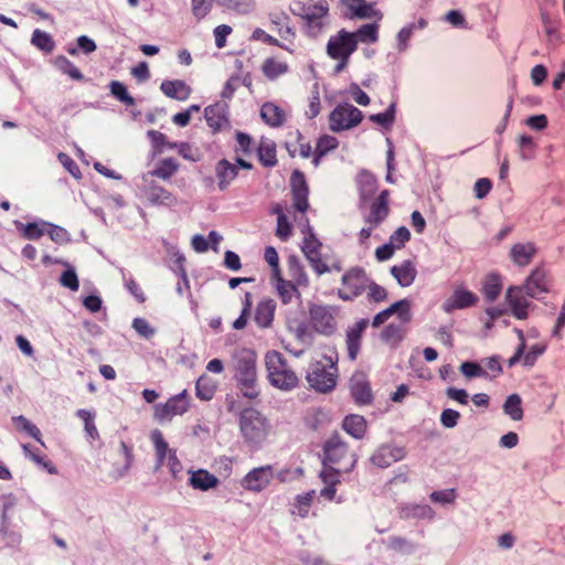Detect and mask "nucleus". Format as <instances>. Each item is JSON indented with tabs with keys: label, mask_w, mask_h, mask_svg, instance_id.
<instances>
[{
	"label": "nucleus",
	"mask_w": 565,
	"mask_h": 565,
	"mask_svg": "<svg viewBox=\"0 0 565 565\" xmlns=\"http://www.w3.org/2000/svg\"><path fill=\"white\" fill-rule=\"evenodd\" d=\"M275 312V300L270 298L262 299L256 306L254 320L260 329H268L273 326Z\"/></svg>",
	"instance_id": "nucleus-32"
},
{
	"label": "nucleus",
	"mask_w": 565,
	"mask_h": 565,
	"mask_svg": "<svg viewBox=\"0 0 565 565\" xmlns=\"http://www.w3.org/2000/svg\"><path fill=\"white\" fill-rule=\"evenodd\" d=\"M526 296V291L520 286H511L507 290V303L516 319L524 320L529 317L530 301Z\"/></svg>",
	"instance_id": "nucleus-22"
},
{
	"label": "nucleus",
	"mask_w": 565,
	"mask_h": 565,
	"mask_svg": "<svg viewBox=\"0 0 565 565\" xmlns=\"http://www.w3.org/2000/svg\"><path fill=\"white\" fill-rule=\"evenodd\" d=\"M31 43L44 53H51L55 47L53 38L39 29L33 31Z\"/></svg>",
	"instance_id": "nucleus-48"
},
{
	"label": "nucleus",
	"mask_w": 565,
	"mask_h": 565,
	"mask_svg": "<svg viewBox=\"0 0 565 565\" xmlns=\"http://www.w3.org/2000/svg\"><path fill=\"white\" fill-rule=\"evenodd\" d=\"M289 70H290V67H289L288 62L277 55H271V56L266 57L263 61L262 66H260V71H262L263 75L268 81L278 79L279 77L289 73Z\"/></svg>",
	"instance_id": "nucleus-30"
},
{
	"label": "nucleus",
	"mask_w": 565,
	"mask_h": 565,
	"mask_svg": "<svg viewBox=\"0 0 565 565\" xmlns=\"http://www.w3.org/2000/svg\"><path fill=\"white\" fill-rule=\"evenodd\" d=\"M337 353L331 351L320 360L313 361L306 375L309 386L319 393H329L337 386L338 367Z\"/></svg>",
	"instance_id": "nucleus-7"
},
{
	"label": "nucleus",
	"mask_w": 565,
	"mask_h": 565,
	"mask_svg": "<svg viewBox=\"0 0 565 565\" xmlns=\"http://www.w3.org/2000/svg\"><path fill=\"white\" fill-rule=\"evenodd\" d=\"M290 188L291 195L294 198V209L300 214L299 225L301 226V233L303 234L301 252L306 258L321 254L322 244L315 235L313 230L310 226L309 218L307 217V212L310 207L308 200L309 188L306 177L301 171H292L290 175Z\"/></svg>",
	"instance_id": "nucleus-3"
},
{
	"label": "nucleus",
	"mask_w": 565,
	"mask_h": 565,
	"mask_svg": "<svg viewBox=\"0 0 565 565\" xmlns=\"http://www.w3.org/2000/svg\"><path fill=\"white\" fill-rule=\"evenodd\" d=\"M189 473V486L194 490L206 492L216 489L220 484L217 477L206 469H196Z\"/></svg>",
	"instance_id": "nucleus-29"
},
{
	"label": "nucleus",
	"mask_w": 565,
	"mask_h": 565,
	"mask_svg": "<svg viewBox=\"0 0 565 565\" xmlns=\"http://www.w3.org/2000/svg\"><path fill=\"white\" fill-rule=\"evenodd\" d=\"M393 310V315H397L401 322L406 324L412 320L411 301L408 299H401L390 306Z\"/></svg>",
	"instance_id": "nucleus-56"
},
{
	"label": "nucleus",
	"mask_w": 565,
	"mask_h": 565,
	"mask_svg": "<svg viewBox=\"0 0 565 565\" xmlns=\"http://www.w3.org/2000/svg\"><path fill=\"white\" fill-rule=\"evenodd\" d=\"M142 193L152 205L172 207L178 203L177 196L171 191L153 180L143 186Z\"/></svg>",
	"instance_id": "nucleus-20"
},
{
	"label": "nucleus",
	"mask_w": 565,
	"mask_h": 565,
	"mask_svg": "<svg viewBox=\"0 0 565 565\" xmlns=\"http://www.w3.org/2000/svg\"><path fill=\"white\" fill-rule=\"evenodd\" d=\"M234 138L236 141L234 152L237 154V157H239V154L248 156L252 153L254 140L248 134L237 130L234 134Z\"/></svg>",
	"instance_id": "nucleus-49"
},
{
	"label": "nucleus",
	"mask_w": 565,
	"mask_h": 565,
	"mask_svg": "<svg viewBox=\"0 0 565 565\" xmlns=\"http://www.w3.org/2000/svg\"><path fill=\"white\" fill-rule=\"evenodd\" d=\"M13 423L15 424L18 429L24 430L31 437H33L38 441H41L40 429L34 424H32L28 418H25L22 415L15 416L13 417Z\"/></svg>",
	"instance_id": "nucleus-60"
},
{
	"label": "nucleus",
	"mask_w": 565,
	"mask_h": 565,
	"mask_svg": "<svg viewBox=\"0 0 565 565\" xmlns=\"http://www.w3.org/2000/svg\"><path fill=\"white\" fill-rule=\"evenodd\" d=\"M316 499V491L310 490L308 492L298 494L290 503L289 512L292 516L306 519L310 515H315L312 512V504Z\"/></svg>",
	"instance_id": "nucleus-31"
},
{
	"label": "nucleus",
	"mask_w": 565,
	"mask_h": 565,
	"mask_svg": "<svg viewBox=\"0 0 565 565\" xmlns=\"http://www.w3.org/2000/svg\"><path fill=\"white\" fill-rule=\"evenodd\" d=\"M406 330L402 324L390 323L381 332V340L391 348H397L405 338Z\"/></svg>",
	"instance_id": "nucleus-41"
},
{
	"label": "nucleus",
	"mask_w": 565,
	"mask_h": 565,
	"mask_svg": "<svg viewBox=\"0 0 565 565\" xmlns=\"http://www.w3.org/2000/svg\"><path fill=\"white\" fill-rule=\"evenodd\" d=\"M264 259L270 266V277L279 276V274L282 273L279 265V255L275 247H265Z\"/></svg>",
	"instance_id": "nucleus-59"
},
{
	"label": "nucleus",
	"mask_w": 565,
	"mask_h": 565,
	"mask_svg": "<svg viewBox=\"0 0 565 565\" xmlns=\"http://www.w3.org/2000/svg\"><path fill=\"white\" fill-rule=\"evenodd\" d=\"M338 308L326 305H310L306 321L301 322L296 337L300 340L312 338L313 334L332 335L338 329Z\"/></svg>",
	"instance_id": "nucleus-4"
},
{
	"label": "nucleus",
	"mask_w": 565,
	"mask_h": 565,
	"mask_svg": "<svg viewBox=\"0 0 565 565\" xmlns=\"http://www.w3.org/2000/svg\"><path fill=\"white\" fill-rule=\"evenodd\" d=\"M297 14L301 18L305 32L318 36L326 28L329 6L326 0H296Z\"/></svg>",
	"instance_id": "nucleus-8"
},
{
	"label": "nucleus",
	"mask_w": 565,
	"mask_h": 565,
	"mask_svg": "<svg viewBox=\"0 0 565 565\" xmlns=\"http://www.w3.org/2000/svg\"><path fill=\"white\" fill-rule=\"evenodd\" d=\"M268 212L277 217L275 235L281 242H287L294 234L291 217L294 222L299 224L300 214L294 209V204L291 209H288L281 203H273Z\"/></svg>",
	"instance_id": "nucleus-15"
},
{
	"label": "nucleus",
	"mask_w": 565,
	"mask_h": 565,
	"mask_svg": "<svg viewBox=\"0 0 565 565\" xmlns=\"http://www.w3.org/2000/svg\"><path fill=\"white\" fill-rule=\"evenodd\" d=\"M275 476L274 468L270 465L252 469L242 479V487L252 492L265 490Z\"/></svg>",
	"instance_id": "nucleus-17"
},
{
	"label": "nucleus",
	"mask_w": 565,
	"mask_h": 565,
	"mask_svg": "<svg viewBox=\"0 0 565 565\" xmlns=\"http://www.w3.org/2000/svg\"><path fill=\"white\" fill-rule=\"evenodd\" d=\"M239 428L245 439L258 441L266 438L270 431V425L263 414L253 408H244L239 414Z\"/></svg>",
	"instance_id": "nucleus-10"
},
{
	"label": "nucleus",
	"mask_w": 565,
	"mask_h": 565,
	"mask_svg": "<svg viewBox=\"0 0 565 565\" xmlns=\"http://www.w3.org/2000/svg\"><path fill=\"white\" fill-rule=\"evenodd\" d=\"M253 168V163L244 160L242 157H236L234 162L226 158L220 159L214 166L217 188L221 191L228 189L232 182L238 177L241 169L252 170Z\"/></svg>",
	"instance_id": "nucleus-14"
},
{
	"label": "nucleus",
	"mask_w": 565,
	"mask_h": 565,
	"mask_svg": "<svg viewBox=\"0 0 565 565\" xmlns=\"http://www.w3.org/2000/svg\"><path fill=\"white\" fill-rule=\"evenodd\" d=\"M287 266L290 281L295 282L299 288H307L309 286V277L300 259L291 255L287 259Z\"/></svg>",
	"instance_id": "nucleus-39"
},
{
	"label": "nucleus",
	"mask_w": 565,
	"mask_h": 565,
	"mask_svg": "<svg viewBox=\"0 0 565 565\" xmlns=\"http://www.w3.org/2000/svg\"><path fill=\"white\" fill-rule=\"evenodd\" d=\"M179 170V161L173 157H167L159 160L149 174L162 181H170Z\"/></svg>",
	"instance_id": "nucleus-35"
},
{
	"label": "nucleus",
	"mask_w": 565,
	"mask_h": 565,
	"mask_svg": "<svg viewBox=\"0 0 565 565\" xmlns=\"http://www.w3.org/2000/svg\"><path fill=\"white\" fill-rule=\"evenodd\" d=\"M297 142L298 146L294 151H290L291 156H295L298 153L301 158L308 159L311 158L313 160L315 158V149H312L310 142L306 140V138L302 136L301 132L297 134Z\"/></svg>",
	"instance_id": "nucleus-62"
},
{
	"label": "nucleus",
	"mask_w": 565,
	"mask_h": 565,
	"mask_svg": "<svg viewBox=\"0 0 565 565\" xmlns=\"http://www.w3.org/2000/svg\"><path fill=\"white\" fill-rule=\"evenodd\" d=\"M537 254V247L533 242L515 243L510 249V258L519 267L529 266Z\"/></svg>",
	"instance_id": "nucleus-27"
},
{
	"label": "nucleus",
	"mask_w": 565,
	"mask_h": 565,
	"mask_svg": "<svg viewBox=\"0 0 565 565\" xmlns=\"http://www.w3.org/2000/svg\"><path fill=\"white\" fill-rule=\"evenodd\" d=\"M264 364L269 384L280 391H292L299 386L300 379L284 354L269 350L264 355Z\"/></svg>",
	"instance_id": "nucleus-5"
},
{
	"label": "nucleus",
	"mask_w": 565,
	"mask_h": 565,
	"mask_svg": "<svg viewBox=\"0 0 565 565\" xmlns=\"http://www.w3.org/2000/svg\"><path fill=\"white\" fill-rule=\"evenodd\" d=\"M54 65L60 72L67 75L74 81L84 79L82 72L75 66V64L63 55H58L55 57Z\"/></svg>",
	"instance_id": "nucleus-47"
},
{
	"label": "nucleus",
	"mask_w": 565,
	"mask_h": 565,
	"mask_svg": "<svg viewBox=\"0 0 565 565\" xmlns=\"http://www.w3.org/2000/svg\"><path fill=\"white\" fill-rule=\"evenodd\" d=\"M259 116L268 127L280 128L287 122L288 111L275 102H265L260 106Z\"/></svg>",
	"instance_id": "nucleus-23"
},
{
	"label": "nucleus",
	"mask_w": 565,
	"mask_h": 565,
	"mask_svg": "<svg viewBox=\"0 0 565 565\" xmlns=\"http://www.w3.org/2000/svg\"><path fill=\"white\" fill-rule=\"evenodd\" d=\"M504 412L513 419V420H521L523 417V408H522V401L519 395L512 394L510 395L504 405H503Z\"/></svg>",
	"instance_id": "nucleus-53"
},
{
	"label": "nucleus",
	"mask_w": 565,
	"mask_h": 565,
	"mask_svg": "<svg viewBox=\"0 0 565 565\" xmlns=\"http://www.w3.org/2000/svg\"><path fill=\"white\" fill-rule=\"evenodd\" d=\"M370 120L385 128L391 127L395 120V104H391L383 113L371 115Z\"/></svg>",
	"instance_id": "nucleus-57"
},
{
	"label": "nucleus",
	"mask_w": 565,
	"mask_h": 565,
	"mask_svg": "<svg viewBox=\"0 0 565 565\" xmlns=\"http://www.w3.org/2000/svg\"><path fill=\"white\" fill-rule=\"evenodd\" d=\"M366 292L367 300L370 302L381 303L386 301L388 298L387 290L383 286L373 281L372 279L369 280Z\"/></svg>",
	"instance_id": "nucleus-54"
},
{
	"label": "nucleus",
	"mask_w": 565,
	"mask_h": 565,
	"mask_svg": "<svg viewBox=\"0 0 565 565\" xmlns=\"http://www.w3.org/2000/svg\"><path fill=\"white\" fill-rule=\"evenodd\" d=\"M150 439L153 444L156 458H157V465L163 466L166 460L171 456V454L177 452V450L169 447V444L166 440L162 431L159 429H153L151 431Z\"/></svg>",
	"instance_id": "nucleus-40"
},
{
	"label": "nucleus",
	"mask_w": 565,
	"mask_h": 565,
	"mask_svg": "<svg viewBox=\"0 0 565 565\" xmlns=\"http://www.w3.org/2000/svg\"><path fill=\"white\" fill-rule=\"evenodd\" d=\"M411 241V232L406 226L397 227L390 236L388 242L396 248L402 249Z\"/></svg>",
	"instance_id": "nucleus-58"
},
{
	"label": "nucleus",
	"mask_w": 565,
	"mask_h": 565,
	"mask_svg": "<svg viewBox=\"0 0 565 565\" xmlns=\"http://www.w3.org/2000/svg\"><path fill=\"white\" fill-rule=\"evenodd\" d=\"M109 88L111 95L119 102L124 103L127 106H132L135 104V99L129 95L126 85L121 82H110Z\"/></svg>",
	"instance_id": "nucleus-55"
},
{
	"label": "nucleus",
	"mask_w": 565,
	"mask_h": 565,
	"mask_svg": "<svg viewBox=\"0 0 565 565\" xmlns=\"http://www.w3.org/2000/svg\"><path fill=\"white\" fill-rule=\"evenodd\" d=\"M213 0H191V9L196 20H203L211 12Z\"/></svg>",
	"instance_id": "nucleus-61"
},
{
	"label": "nucleus",
	"mask_w": 565,
	"mask_h": 565,
	"mask_svg": "<svg viewBox=\"0 0 565 565\" xmlns=\"http://www.w3.org/2000/svg\"><path fill=\"white\" fill-rule=\"evenodd\" d=\"M204 117L213 134L221 132L231 127L228 105L216 102L204 109Z\"/></svg>",
	"instance_id": "nucleus-18"
},
{
	"label": "nucleus",
	"mask_w": 565,
	"mask_h": 565,
	"mask_svg": "<svg viewBox=\"0 0 565 565\" xmlns=\"http://www.w3.org/2000/svg\"><path fill=\"white\" fill-rule=\"evenodd\" d=\"M350 394L359 406H366L373 403V393L370 382L363 375H354L350 380Z\"/></svg>",
	"instance_id": "nucleus-25"
},
{
	"label": "nucleus",
	"mask_w": 565,
	"mask_h": 565,
	"mask_svg": "<svg viewBox=\"0 0 565 565\" xmlns=\"http://www.w3.org/2000/svg\"><path fill=\"white\" fill-rule=\"evenodd\" d=\"M369 327V320L365 318L356 320L352 326H349L345 330V345L348 356L350 360H356L361 347L362 339L365 330Z\"/></svg>",
	"instance_id": "nucleus-19"
},
{
	"label": "nucleus",
	"mask_w": 565,
	"mask_h": 565,
	"mask_svg": "<svg viewBox=\"0 0 565 565\" xmlns=\"http://www.w3.org/2000/svg\"><path fill=\"white\" fill-rule=\"evenodd\" d=\"M234 379L242 394L255 399L258 396L257 383V354L254 350L241 349L234 356Z\"/></svg>",
	"instance_id": "nucleus-6"
},
{
	"label": "nucleus",
	"mask_w": 565,
	"mask_h": 565,
	"mask_svg": "<svg viewBox=\"0 0 565 565\" xmlns=\"http://www.w3.org/2000/svg\"><path fill=\"white\" fill-rule=\"evenodd\" d=\"M76 416L83 420L85 431L92 439L99 437L97 427L95 425V412L88 409H78L76 412Z\"/></svg>",
	"instance_id": "nucleus-51"
},
{
	"label": "nucleus",
	"mask_w": 565,
	"mask_h": 565,
	"mask_svg": "<svg viewBox=\"0 0 565 565\" xmlns=\"http://www.w3.org/2000/svg\"><path fill=\"white\" fill-rule=\"evenodd\" d=\"M502 290V281L498 275H489L483 285L481 292L486 300L492 302L494 301L501 294Z\"/></svg>",
	"instance_id": "nucleus-46"
},
{
	"label": "nucleus",
	"mask_w": 565,
	"mask_h": 565,
	"mask_svg": "<svg viewBox=\"0 0 565 565\" xmlns=\"http://www.w3.org/2000/svg\"><path fill=\"white\" fill-rule=\"evenodd\" d=\"M271 281L282 303L287 305L291 302L292 298L299 297V287L295 282L285 279L282 273L279 276H273Z\"/></svg>",
	"instance_id": "nucleus-37"
},
{
	"label": "nucleus",
	"mask_w": 565,
	"mask_h": 565,
	"mask_svg": "<svg viewBox=\"0 0 565 565\" xmlns=\"http://www.w3.org/2000/svg\"><path fill=\"white\" fill-rule=\"evenodd\" d=\"M217 390V383L207 375H201L195 384L196 397L201 401H210L213 398Z\"/></svg>",
	"instance_id": "nucleus-42"
},
{
	"label": "nucleus",
	"mask_w": 565,
	"mask_h": 565,
	"mask_svg": "<svg viewBox=\"0 0 565 565\" xmlns=\"http://www.w3.org/2000/svg\"><path fill=\"white\" fill-rule=\"evenodd\" d=\"M363 118L359 108L349 103H340L329 114V129L333 132L350 130L359 126Z\"/></svg>",
	"instance_id": "nucleus-13"
},
{
	"label": "nucleus",
	"mask_w": 565,
	"mask_h": 565,
	"mask_svg": "<svg viewBox=\"0 0 565 565\" xmlns=\"http://www.w3.org/2000/svg\"><path fill=\"white\" fill-rule=\"evenodd\" d=\"M160 89L167 97L181 102L186 100L192 93L190 85L181 79L163 81L160 85Z\"/></svg>",
	"instance_id": "nucleus-33"
},
{
	"label": "nucleus",
	"mask_w": 565,
	"mask_h": 565,
	"mask_svg": "<svg viewBox=\"0 0 565 565\" xmlns=\"http://www.w3.org/2000/svg\"><path fill=\"white\" fill-rule=\"evenodd\" d=\"M526 295L535 298L550 291V279L546 268L536 266L524 281Z\"/></svg>",
	"instance_id": "nucleus-21"
},
{
	"label": "nucleus",
	"mask_w": 565,
	"mask_h": 565,
	"mask_svg": "<svg viewBox=\"0 0 565 565\" xmlns=\"http://www.w3.org/2000/svg\"><path fill=\"white\" fill-rule=\"evenodd\" d=\"M45 234L49 235L50 238L57 244H62L68 241L66 230L49 222H46L45 225Z\"/></svg>",
	"instance_id": "nucleus-64"
},
{
	"label": "nucleus",
	"mask_w": 565,
	"mask_h": 565,
	"mask_svg": "<svg viewBox=\"0 0 565 565\" xmlns=\"http://www.w3.org/2000/svg\"><path fill=\"white\" fill-rule=\"evenodd\" d=\"M478 296L469 290L465 285H457L452 294L443 303V310L451 313L456 310H462L473 307L478 303Z\"/></svg>",
	"instance_id": "nucleus-16"
},
{
	"label": "nucleus",
	"mask_w": 565,
	"mask_h": 565,
	"mask_svg": "<svg viewBox=\"0 0 565 565\" xmlns=\"http://www.w3.org/2000/svg\"><path fill=\"white\" fill-rule=\"evenodd\" d=\"M23 450L25 455L39 467L43 468L51 475L57 473V469L54 463L40 449H32L30 446L23 445Z\"/></svg>",
	"instance_id": "nucleus-44"
},
{
	"label": "nucleus",
	"mask_w": 565,
	"mask_h": 565,
	"mask_svg": "<svg viewBox=\"0 0 565 565\" xmlns=\"http://www.w3.org/2000/svg\"><path fill=\"white\" fill-rule=\"evenodd\" d=\"M358 50L356 40L351 31L339 30L331 35L326 45L327 55L337 62L334 73H342L349 65L350 58Z\"/></svg>",
	"instance_id": "nucleus-9"
},
{
	"label": "nucleus",
	"mask_w": 565,
	"mask_h": 565,
	"mask_svg": "<svg viewBox=\"0 0 565 565\" xmlns=\"http://www.w3.org/2000/svg\"><path fill=\"white\" fill-rule=\"evenodd\" d=\"M390 273L401 287H409L417 277V267L412 259H405L399 264L393 265Z\"/></svg>",
	"instance_id": "nucleus-28"
},
{
	"label": "nucleus",
	"mask_w": 565,
	"mask_h": 565,
	"mask_svg": "<svg viewBox=\"0 0 565 565\" xmlns=\"http://www.w3.org/2000/svg\"><path fill=\"white\" fill-rule=\"evenodd\" d=\"M252 40L259 41V42H263L265 44L279 47V49L285 50V51H287L289 53L294 52V50L290 49L288 45H286L284 42H281L277 38L270 35L269 33H267L265 30H263L260 28H256L253 31Z\"/></svg>",
	"instance_id": "nucleus-50"
},
{
	"label": "nucleus",
	"mask_w": 565,
	"mask_h": 565,
	"mask_svg": "<svg viewBox=\"0 0 565 565\" xmlns=\"http://www.w3.org/2000/svg\"><path fill=\"white\" fill-rule=\"evenodd\" d=\"M191 395L186 390L153 406V418L158 423H170L177 416H183L191 408Z\"/></svg>",
	"instance_id": "nucleus-11"
},
{
	"label": "nucleus",
	"mask_w": 565,
	"mask_h": 565,
	"mask_svg": "<svg viewBox=\"0 0 565 565\" xmlns=\"http://www.w3.org/2000/svg\"><path fill=\"white\" fill-rule=\"evenodd\" d=\"M370 277L362 267L349 268L341 278L338 296L344 301H352L362 296L367 288Z\"/></svg>",
	"instance_id": "nucleus-12"
},
{
	"label": "nucleus",
	"mask_w": 565,
	"mask_h": 565,
	"mask_svg": "<svg viewBox=\"0 0 565 565\" xmlns=\"http://www.w3.org/2000/svg\"><path fill=\"white\" fill-rule=\"evenodd\" d=\"M256 154L264 168H274L278 163L277 146L273 140L262 139L256 148Z\"/></svg>",
	"instance_id": "nucleus-36"
},
{
	"label": "nucleus",
	"mask_w": 565,
	"mask_h": 565,
	"mask_svg": "<svg viewBox=\"0 0 565 565\" xmlns=\"http://www.w3.org/2000/svg\"><path fill=\"white\" fill-rule=\"evenodd\" d=\"M546 344L545 343H536L530 348L527 352L524 351L523 354V364L525 366H533L537 359L545 352Z\"/></svg>",
	"instance_id": "nucleus-63"
},
{
	"label": "nucleus",
	"mask_w": 565,
	"mask_h": 565,
	"mask_svg": "<svg viewBox=\"0 0 565 565\" xmlns=\"http://www.w3.org/2000/svg\"><path fill=\"white\" fill-rule=\"evenodd\" d=\"M269 24L281 40L292 42L296 36L290 17L284 10H275L268 14Z\"/></svg>",
	"instance_id": "nucleus-24"
},
{
	"label": "nucleus",
	"mask_w": 565,
	"mask_h": 565,
	"mask_svg": "<svg viewBox=\"0 0 565 565\" xmlns=\"http://www.w3.org/2000/svg\"><path fill=\"white\" fill-rule=\"evenodd\" d=\"M148 138L151 141L154 153H162L166 149H173L171 145H175V142H171L168 140L167 136L158 130H149L147 132Z\"/></svg>",
	"instance_id": "nucleus-52"
},
{
	"label": "nucleus",
	"mask_w": 565,
	"mask_h": 565,
	"mask_svg": "<svg viewBox=\"0 0 565 565\" xmlns=\"http://www.w3.org/2000/svg\"><path fill=\"white\" fill-rule=\"evenodd\" d=\"M342 429L355 439H362L367 433V422L359 414L347 415L341 424Z\"/></svg>",
	"instance_id": "nucleus-34"
},
{
	"label": "nucleus",
	"mask_w": 565,
	"mask_h": 565,
	"mask_svg": "<svg viewBox=\"0 0 565 565\" xmlns=\"http://www.w3.org/2000/svg\"><path fill=\"white\" fill-rule=\"evenodd\" d=\"M45 221L30 222L26 224L15 222L17 230L26 239H39L45 235Z\"/></svg>",
	"instance_id": "nucleus-43"
},
{
	"label": "nucleus",
	"mask_w": 565,
	"mask_h": 565,
	"mask_svg": "<svg viewBox=\"0 0 565 565\" xmlns=\"http://www.w3.org/2000/svg\"><path fill=\"white\" fill-rule=\"evenodd\" d=\"M339 147V140L337 137L322 134L318 137L316 147H315V158L312 160V163L315 167H318L322 159L329 154L330 152L334 151Z\"/></svg>",
	"instance_id": "nucleus-38"
},
{
	"label": "nucleus",
	"mask_w": 565,
	"mask_h": 565,
	"mask_svg": "<svg viewBox=\"0 0 565 565\" xmlns=\"http://www.w3.org/2000/svg\"><path fill=\"white\" fill-rule=\"evenodd\" d=\"M358 190L360 196V210L364 226L358 233V242L361 246H367L373 232L377 230L390 216L391 213V192L387 189L382 190L374 196L379 190L377 179L374 174L362 171L358 175Z\"/></svg>",
	"instance_id": "nucleus-1"
},
{
	"label": "nucleus",
	"mask_w": 565,
	"mask_h": 565,
	"mask_svg": "<svg viewBox=\"0 0 565 565\" xmlns=\"http://www.w3.org/2000/svg\"><path fill=\"white\" fill-rule=\"evenodd\" d=\"M323 468L319 477L324 483L320 495L328 501L335 500L337 487L341 483V475L353 470L356 455L338 434L330 436L323 445Z\"/></svg>",
	"instance_id": "nucleus-2"
},
{
	"label": "nucleus",
	"mask_w": 565,
	"mask_h": 565,
	"mask_svg": "<svg viewBox=\"0 0 565 565\" xmlns=\"http://www.w3.org/2000/svg\"><path fill=\"white\" fill-rule=\"evenodd\" d=\"M352 34L355 36L358 47L359 42L373 44L379 40V25L376 23L363 24Z\"/></svg>",
	"instance_id": "nucleus-45"
},
{
	"label": "nucleus",
	"mask_w": 565,
	"mask_h": 565,
	"mask_svg": "<svg viewBox=\"0 0 565 565\" xmlns=\"http://www.w3.org/2000/svg\"><path fill=\"white\" fill-rule=\"evenodd\" d=\"M341 3L349 10L351 18H375L376 20L383 18L382 12L375 9L374 3H369L366 0H341Z\"/></svg>",
	"instance_id": "nucleus-26"
}]
</instances>
